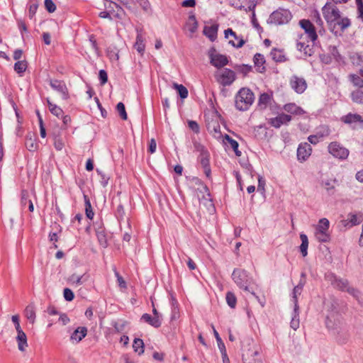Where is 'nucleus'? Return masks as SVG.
Here are the masks:
<instances>
[{
	"mask_svg": "<svg viewBox=\"0 0 363 363\" xmlns=\"http://www.w3.org/2000/svg\"><path fill=\"white\" fill-rule=\"evenodd\" d=\"M28 201H31V199H30L29 192L25 189L22 190L21 199V206L25 207L28 203Z\"/></svg>",
	"mask_w": 363,
	"mask_h": 363,
	"instance_id": "nucleus-45",
	"label": "nucleus"
},
{
	"mask_svg": "<svg viewBox=\"0 0 363 363\" xmlns=\"http://www.w3.org/2000/svg\"><path fill=\"white\" fill-rule=\"evenodd\" d=\"M328 152L335 157L340 159V160H345L346 159L349 155V150L341 146L337 142H333L329 144L328 147Z\"/></svg>",
	"mask_w": 363,
	"mask_h": 363,
	"instance_id": "nucleus-9",
	"label": "nucleus"
},
{
	"mask_svg": "<svg viewBox=\"0 0 363 363\" xmlns=\"http://www.w3.org/2000/svg\"><path fill=\"white\" fill-rule=\"evenodd\" d=\"M47 101H48L49 110L51 112V113L53 114L54 116H57L59 118L60 117H62V115L64 114L63 110L60 106H57L56 104L51 103L49 99H48Z\"/></svg>",
	"mask_w": 363,
	"mask_h": 363,
	"instance_id": "nucleus-33",
	"label": "nucleus"
},
{
	"mask_svg": "<svg viewBox=\"0 0 363 363\" xmlns=\"http://www.w3.org/2000/svg\"><path fill=\"white\" fill-rule=\"evenodd\" d=\"M232 278L240 289L250 292L256 298L259 299V297L250 289V286L254 282V280L246 270L235 269L232 274Z\"/></svg>",
	"mask_w": 363,
	"mask_h": 363,
	"instance_id": "nucleus-2",
	"label": "nucleus"
},
{
	"mask_svg": "<svg viewBox=\"0 0 363 363\" xmlns=\"http://www.w3.org/2000/svg\"><path fill=\"white\" fill-rule=\"evenodd\" d=\"M340 120L345 124L352 125L359 124L361 126H363V118L357 113H349L348 114L341 117Z\"/></svg>",
	"mask_w": 363,
	"mask_h": 363,
	"instance_id": "nucleus-14",
	"label": "nucleus"
},
{
	"mask_svg": "<svg viewBox=\"0 0 363 363\" xmlns=\"http://www.w3.org/2000/svg\"><path fill=\"white\" fill-rule=\"evenodd\" d=\"M264 185H265V181L264 179L261 177L258 179V186H257V191L263 193L264 191Z\"/></svg>",
	"mask_w": 363,
	"mask_h": 363,
	"instance_id": "nucleus-62",
	"label": "nucleus"
},
{
	"mask_svg": "<svg viewBox=\"0 0 363 363\" xmlns=\"http://www.w3.org/2000/svg\"><path fill=\"white\" fill-rule=\"evenodd\" d=\"M308 141L313 144V145H316L317 143H318L320 141H321V140L319 138L318 135H316V133L315 135H310L308 138Z\"/></svg>",
	"mask_w": 363,
	"mask_h": 363,
	"instance_id": "nucleus-64",
	"label": "nucleus"
},
{
	"mask_svg": "<svg viewBox=\"0 0 363 363\" xmlns=\"http://www.w3.org/2000/svg\"><path fill=\"white\" fill-rule=\"evenodd\" d=\"M198 28V23L194 15L189 16L188 20L185 24V29H186L191 35L194 34Z\"/></svg>",
	"mask_w": 363,
	"mask_h": 363,
	"instance_id": "nucleus-27",
	"label": "nucleus"
},
{
	"mask_svg": "<svg viewBox=\"0 0 363 363\" xmlns=\"http://www.w3.org/2000/svg\"><path fill=\"white\" fill-rule=\"evenodd\" d=\"M291 120L289 115L285 113L279 114L277 117L271 118L269 123L274 128H279L281 125L286 124Z\"/></svg>",
	"mask_w": 363,
	"mask_h": 363,
	"instance_id": "nucleus-16",
	"label": "nucleus"
},
{
	"mask_svg": "<svg viewBox=\"0 0 363 363\" xmlns=\"http://www.w3.org/2000/svg\"><path fill=\"white\" fill-rule=\"evenodd\" d=\"M303 35H300L297 40L296 48L301 52H303L305 55L311 56L312 54V49L308 44L303 40Z\"/></svg>",
	"mask_w": 363,
	"mask_h": 363,
	"instance_id": "nucleus-20",
	"label": "nucleus"
},
{
	"mask_svg": "<svg viewBox=\"0 0 363 363\" xmlns=\"http://www.w3.org/2000/svg\"><path fill=\"white\" fill-rule=\"evenodd\" d=\"M195 150L199 153L198 162L203 169L204 174L207 178H211V170L210 167V153L208 150L201 143H194Z\"/></svg>",
	"mask_w": 363,
	"mask_h": 363,
	"instance_id": "nucleus-4",
	"label": "nucleus"
},
{
	"mask_svg": "<svg viewBox=\"0 0 363 363\" xmlns=\"http://www.w3.org/2000/svg\"><path fill=\"white\" fill-rule=\"evenodd\" d=\"M296 315L291 321V327L294 330H297L299 328V319L296 317Z\"/></svg>",
	"mask_w": 363,
	"mask_h": 363,
	"instance_id": "nucleus-63",
	"label": "nucleus"
},
{
	"mask_svg": "<svg viewBox=\"0 0 363 363\" xmlns=\"http://www.w3.org/2000/svg\"><path fill=\"white\" fill-rule=\"evenodd\" d=\"M144 40L142 30H137L136 41L134 44V48L141 55H143L145 49Z\"/></svg>",
	"mask_w": 363,
	"mask_h": 363,
	"instance_id": "nucleus-21",
	"label": "nucleus"
},
{
	"mask_svg": "<svg viewBox=\"0 0 363 363\" xmlns=\"http://www.w3.org/2000/svg\"><path fill=\"white\" fill-rule=\"evenodd\" d=\"M16 339L18 344V349L21 352L26 351V348L28 347L26 333L23 331L18 332Z\"/></svg>",
	"mask_w": 363,
	"mask_h": 363,
	"instance_id": "nucleus-22",
	"label": "nucleus"
},
{
	"mask_svg": "<svg viewBox=\"0 0 363 363\" xmlns=\"http://www.w3.org/2000/svg\"><path fill=\"white\" fill-rule=\"evenodd\" d=\"M284 109L286 112L294 115H302L304 113L303 110L295 104H287L284 105Z\"/></svg>",
	"mask_w": 363,
	"mask_h": 363,
	"instance_id": "nucleus-30",
	"label": "nucleus"
},
{
	"mask_svg": "<svg viewBox=\"0 0 363 363\" xmlns=\"http://www.w3.org/2000/svg\"><path fill=\"white\" fill-rule=\"evenodd\" d=\"M363 220L362 215H357L353 213L348 214V219L345 220V226H354L359 225Z\"/></svg>",
	"mask_w": 363,
	"mask_h": 363,
	"instance_id": "nucleus-25",
	"label": "nucleus"
},
{
	"mask_svg": "<svg viewBox=\"0 0 363 363\" xmlns=\"http://www.w3.org/2000/svg\"><path fill=\"white\" fill-rule=\"evenodd\" d=\"M50 86L53 89L62 92L65 96H67V88H66L65 85L63 83H62L61 82H58V81L51 82Z\"/></svg>",
	"mask_w": 363,
	"mask_h": 363,
	"instance_id": "nucleus-40",
	"label": "nucleus"
},
{
	"mask_svg": "<svg viewBox=\"0 0 363 363\" xmlns=\"http://www.w3.org/2000/svg\"><path fill=\"white\" fill-rule=\"evenodd\" d=\"M336 284H337V286L342 291H346L347 288L349 286L348 281L347 280H342V279L337 280L336 282Z\"/></svg>",
	"mask_w": 363,
	"mask_h": 363,
	"instance_id": "nucleus-53",
	"label": "nucleus"
},
{
	"mask_svg": "<svg viewBox=\"0 0 363 363\" xmlns=\"http://www.w3.org/2000/svg\"><path fill=\"white\" fill-rule=\"evenodd\" d=\"M224 34L225 38L229 39V44L232 45L233 47L238 48H241L245 43L244 40L242 38H238L231 28L225 30Z\"/></svg>",
	"mask_w": 363,
	"mask_h": 363,
	"instance_id": "nucleus-11",
	"label": "nucleus"
},
{
	"mask_svg": "<svg viewBox=\"0 0 363 363\" xmlns=\"http://www.w3.org/2000/svg\"><path fill=\"white\" fill-rule=\"evenodd\" d=\"M133 348L138 354H142L144 352V342L143 340L135 338L133 341Z\"/></svg>",
	"mask_w": 363,
	"mask_h": 363,
	"instance_id": "nucleus-38",
	"label": "nucleus"
},
{
	"mask_svg": "<svg viewBox=\"0 0 363 363\" xmlns=\"http://www.w3.org/2000/svg\"><path fill=\"white\" fill-rule=\"evenodd\" d=\"M215 78L218 83L223 86H227L233 83L236 77L234 71L224 68L215 73Z\"/></svg>",
	"mask_w": 363,
	"mask_h": 363,
	"instance_id": "nucleus-7",
	"label": "nucleus"
},
{
	"mask_svg": "<svg viewBox=\"0 0 363 363\" xmlns=\"http://www.w3.org/2000/svg\"><path fill=\"white\" fill-rule=\"evenodd\" d=\"M322 13L328 30L335 36H341L351 26V21L343 16L339 9L331 3H326L322 8Z\"/></svg>",
	"mask_w": 363,
	"mask_h": 363,
	"instance_id": "nucleus-1",
	"label": "nucleus"
},
{
	"mask_svg": "<svg viewBox=\"0 0 363 363\" xmlns=\"http://www.w3.org/2000/svg\"><path fill=\"white\" fill-rule=\"evenodd\" d=\"M271 101L270 96L267 93L262 94L258 100V107L260 109H264L269 104Z\"/></svg>",
	"mask_w": 363,
	"mask_h": 363,
	"instance_id": "nucleus-32",
	"label": "nucleus"
},
{
	"mask_svg": "<svg viewBox=\"0 0 363 363\" xmlns=\"http://www.w3.org/2000/svg\"><path fill=\"white\" fill-rule=\"evenodd\" d=\"M69 281L72 284L76 285L77 286L82 285L86 279H84V275L79 276L76 274H72L69 278Z\"/></svg>",
	"mask_w": 363,
	"mask_h": 363,
	"instance_id": "nucleus-41",
	"label": "nucleus"
},
{
	"mask_svg": "<svg viewBox=\"0 0 363 363\" xmlns=\"http://www.w3.org/2000/svg\"><path fill=\"white\" fill-rule=\"evenodd\" d=\"M173 87L177 91L179 95L182 99L187 98L189 92L187 89L184 85L174 83Z\"/></svg>",
	"mask_w": 363,
	"mask_h": 363,
	"instance_id": "nucleus-39",
	"label": "nucleus"
},
{
	"mask_svg": "<svg viewBox=\"0 0 363 363\" xmlns=\"http://www.w3.org/2000/svg\"><path fill=\"white\" fill-rule=\"evenodd\" d=\"M54 146L57 150L60 151L65 147V143L62 139L55 138L54 142Z\"/></svg>",
	"mask_w": 363,
	"mask_h": 363,
	"instance_id": "nucleus-56",
	"label": "nucleus"
},
{
	"mask_svg": "<svg viewBox=\"0 0 363 363\" xmlns=\"http://www.w3.org/2000/svg\"><path fill=\"white\" fill-rule=\"evenodd\" d=\"M357 6L358 17L363 18V0H356Z\"/></svg>",
	"mask_w": 363,
	"mask_h": 363,
	"instance_id": "nucleus-57",
	"label": "nucleus"
},
{
	"mask_svg": "<svg viewBox=\"0 0 363 363\" xmlns=\"http://www.w3.org/2000/svg\"><path fill=\"white\" fill-rule=\"evenodd\" d=\"M313 19L317 26L318 32L320 35L325 33V30L324 28L323 21L322 20L318 11H315L313 16Z\"/></svg>",
	"mask_w": 363,
	"mask_h": 363,
	"instance_id": "nucleus-29",
	"label": "nucleus"
},
{
	"mask_svg": "<svg viewBox=\"0 0 363 363\" xmlns=\"http://www.w3.org/2000/svg\"><path fill=\"white\" fill-rule=\"evenodd\" d=\"M230 4L235 9L246 11L253 10L255 6L254 0H230Z\"/></svg>",
	"mask_w": 363,
	"mask_h": 363,
	"instance_id": "nucleus-12",
	"label": "nucleus"
},
{
	"mask_svg": "<svg viewBox=\"0 0 363 363\" xmlns=\"http://www.w3.org/2000/svg\"><path fill=\"white\" fill-rule=\"evenodd\" d=\"M11 320L13 323L15 325V328L16 332L23 331L21 325H20V321H19V315H13L11 317Z\"/></svg>",
	"mask_w": 363,
	"mask_h": 363,
	"instance_id": "nucleus-50",
	"label": "nucleus"
},
{
	"mask_svg": "<svg viewBox=\"0 0 363 363\" xmlns=\"http://www.w3.org/2000/svg\"><path fill=\"white\" fill-rule=\"evenodd\" d=\"M253 62L256 67V70L259 73H264L266 71V60L262 54L256 53L253 57Z\"/></svg>",
	"mask_w": 363,
	"mask_h": 363,
	"instance_id": "nucleus-18",
	"label": "nucleus"
},
{
	"mask_svg": "<svg viewBox=\"0 0 363 363\" xmlns=\"http://www.w3.org/2000/svg\"><path fill=\"white\" fill-rule=\"evenodd\" d=\"M350 81L352 82L353 86L358 87L359 89L363 88V77L355 74L349 75Z\"/></svg>",
	"mask_w": 363,
	"mask_h": 363,
	"instance_id": "nucleus-35",
	"label": "nucleus"
},
{
	"mask_svg": "<svg viewBox=\"0 0 363 363\" xmlns=\"http://www.w3.org/2000/svg\"><path fill=\"white\" fill-rule=\"evenodd\" d=\"M289 83L291 87L298 94H302L307 87L306 80L295 75L291 77Z\"/></svg>",
	"mask_w": 363,
	"mask_h": 363,
	"instance_id": "nucleus-10",
	"label": "nucleus"
},
{
	"mask_svg": "<svg viewBox=\"0 0 363 363\" xmlns=\"http://www.w3.org/2000/svg\"><path fill=\"white\" fill-rule=\"evenodd\" d=\"M86 327H78L70 335V341L72 344H77L87 335Z\"/></svg>",
	"mask_w": 363,
	"mask_h": 363,
	"instance_id": "nucleus-15",
	"label": "nucleus"
},
{
	"mask_svg": "<svg viewBox=\"0 0 363 363\" xmlns=\"http://www.w3.org/2000/svg\"><path fill=\"white\" fill-rule=\"evenodd\" d=\"M207 129L210 134L216 139H220L222 134L220 132V126L217 121H211L207 125Z\"/></svg>",
	"mask_w": 363,
	"mask_h": 363,
	"instance_id": "nucleus-19",
	"label": "nucleus"
},
{
	"mask_svg": "<svg viewBox=\"0 0 363 363\" xmlns=\"http://www.w3.org/2000/svg\"><path fill=\"white\" fill-rule=\"evenodd\" d=\"M330 222L328 219L323 218L319 220L315 226V238L320 242H327L330 239L329 233Z\"/></svg>",
	"mask_w": 363,
	"mask_h": 363,
	"instance_id": "nucleus-5",
	"label": "nucleus"
},
{
	"mask_svg": "<svg viewBox=\"0 0 363 363\" xmlns=\"http://www.w3.org/2000/svg\"><path fill=\"white\" fill-rule=\"evenodd\" d=\"M189 128L194 131L195 133H199V124L194 121H189L188 122Z\"/></svg>",
	"mask_w": 363,
	"mask_h": 363,
	"instance_id": "nucleus-54",
	"label": "nucleus"
},
{
	"mask_svg": "<svg viewBox=\"0 0 363 363\" xmlns=\"http://www.w3.org/2000/svg\"><path fill=\"white\" fill-rule=\"evenodd\" d=\"M26 146L29 151H34L37 149L38 144L31 138H26Z\"/></svg>",
	"mask_w": 363,
	"mask_h": 363,
	"instance_id": "nucleus-47",
	"label": "nucleus"
},
{
	"mask_svg": "<svg viewBox=\"0 0 363 363\" xmlns=\"http://www.w3.org/2000/svg\"><path fill=\"white\" fill-rule=\"evenodd\" d=\"M116 276L117 277V281L118 285L121 288H126V283L123 278L118 274V272H116Z\"/></svg>",
	"mask_w": 363,
	"mask_h": 363,
	"instance_id": "nucleus-61",
	"label": "nucleus"
},
{
	"mask_svg": "<svg viewBox=\"0 0 363 363\" xmlns=\"http://www.w3.org/2000/svg\"><path fill=\"white\" fill-rule=\"evenodd\" d=\"M203 33L207 38L210 39L211 41H214L217 38L218 26H205Z\"/></svg>",
	"mask_w": 363,
	"mask_h": 363,
	"instance_id": "nucleus-23",
	"label": "nucleus"
},
{
	"mask_svg": "<svg viewBox=\"0 0 363 363\" xmlns=\"http://www.w3.org/2000/svg\"><path fill=\"white\" fill-rule=\"evenodd\" d=\"M302 290V286H296L294 289V303H295V311L298 308V303H297V294H300L301 291Z\"/></svg>",
	"mask_w": 363,
	"mask_h": 363,
	"instance_id": "nucleus-52",
	"label": "nucleus"
},
{
	"mask_svg": "<svg viewBox=\"0 0 363 363\" xmlns=\"http://www.w3.org/2000/svg\"><path fill=\"white\" fill-rule=\"evenodd\" d=\"M45 7L49 13H53L56 10V6L52 0H45Z\"/></svg>",
	"mask_w": 363,
	"mask_h": 363,
	"instance_id": "nucleus-48",
	"label": "nucleus"
},
{
	"mask_svg": "<svg viewBox=\"0 0 363 363\" xmlns=\"http://www.w3.org/2000/svg\"><path fill=\"white\" fill-rule=\"evenodd\" d=\"M27 69V62L26 60H18L14 65V70L18 74L23 73Z\"/></svg>",
	"mask_w": 363,
	"mask_h": 363,
	"instance_id": "nucleus-42",
	"label": "nucleus"
},
{
	"mask_svg": "<svg viewBox=\"0 0 363 363\" xmlns=\"http://www.w3.org/2000/svg\"><path fill=\"white\" fill-rule=\"evenodd\" d=\"M97 238L101 245L104 247H106V239L103 232L97 233Z\"/></svg>",
	"mask_w": 363,
	"mask_h": 363,
	"instance_id": "nucleus-59",
	"label": "nucleus"
},
{
	"mask_svg": "<svg viewBox=\"0 0 363 363\" xmlns=\"http://www.w3.org/2000/svg\"><path fill=\"white\" fill-rule=\"evenodd\" d=\"M157 148V143L154 138H152L149 142L148 152L151 154L155 152Z\"/></svg>",
	"mask_w": 363,
	"mask_h": 363,
	"instance_id": "nucleus-58",
	"label": "nucleus"
},
{
	"mask_svg": "<svg viewBox=\"0 0 363 363\" xmlns=\"http://www.w3.org/2000/svg\"><path fill=\"white\" fill-rule=\"evenodd\" d=\"M64 298L68 301H71L74 299V295L72 291L68 288L64 289L63 292Z\"/></svg>",
	"mask_w": 363,
	"mask_h": 363,
	"instance_id": "nucleus-51",
	"label": "nucleus"
},
{
	"mask_svg": "<svg viewBox=\"0 0 363 363\" xmlns=\"http://www.w3.org/2000/svg\"><path fill=\"white\" fill-rule=\"evenodd\" d=\"M300 27L304 30L308 38L314 43L318 39V29L308 19H301L298 22Z\"/></svg>",
	"mask_w": 363,
	"mask_h": 363,
	"instance_id": "nucleus-8",
	"label": "nucleus"
},
{
	"mask_svg": "<svg viewBox=\"0 0 363 363\" xmlns=\"http://www.w3.org/2000/svg\"><path fill=\"white\" fill-rule=\"evenodd\" d=\"M254 100V93L250 89L243 87L235 95V107L239 111H247L252 106Z\"/></svg>",
	"mask_w": 363,
	"mask_h": 363,
	"instance_id": "nucleus-3",
	"label": "nucleus"
},
{
	"mask_svg": "<svg viewBox=\"0 0 363 363\" xmlns=\"http://www.w3.org/2000/svg\"><path fill=\"white\" fill-rule=\"evenodd\" d=\"M335 180L333 181H327L324 182V187L325 189L328 191L330 192L331 191L335 189Z\"/></svg>",
	"mask_w": 363,
	"mask_h": 363,
	"instance_id": "nucleus-60",
	"label": "nucleus"
},
{
	"mask_svg": "<svg viewBox=\"0 0 363 363\" xmlns=\"http://www.w3.org/2000/svg\"><path fill=\"white\" fill-rule=\"evenodd\" d=\"M211 63L216 67H222L228 63V57L224 55L211 54L210 55Z\"/></svg>",
	"mask_w": 363,
	"mask_h": 363,
	"instance_id": "nucleus-17",
	"label": "nucleus"
},
{
	"mask_svg": "<svg viewBox=\"0 0 363 363\" xmlns=\"http://www.w3.org/2000/svg\"><path fill=\"white\" fill-rule=\"evenodd\" d=\"M270 55L273 60L277 62H283L286 60V57L282 50L274 48L270 53Z\"/></svg>",
	"mask_w": 363,
	"mask_h": 363,
	"instance_id": "nucleus-28",
	"label": "nucleus"
},
{
	"mask_svg": "<svg viewBox=\"0 0 363 363\" xmlns=\"http://www.w3.org/2000/svg\"><path fill=\"white\" fill-rule=\"evenodd\" d=\"M116 110L123 120H127L128 116L125 111V105L122 102L118 103Z\"/></svg>",
	"mask_w": 363,
	"mask_h": 363,
	"instance_id": "nucleus-44",
	"label": "nucleus"
},
{
	"mask_svg": "<svg viewBox=\"0 0 363 363\" xmlns=\"http://www.w3.org/2000/svg\"><path fill=\"white\" fill-rule=\"evenodd\" d=\"M213 333H214L215 337L216 339V341H217L219 350H225V346L223 342L222 341L220 337L219 336L218 333L215 330L214 328H213Z\"/></svg>",
	"mask_w": 363,
	"mask_h": 363,
	"instance_id": "nucleus-49",
	"label": "nucleus"
},
{
	"mask_svg": "<svg viewBox=\"0 0 363 363\" xmlns=\"http://www.w3.org/2000/svg\"><path fill=\"white\" fill-rule=\"evenodd\" d=\"M224 140L230 144L237 156L241 155V152L238 150V143L235 140L227 134L225 135Z\"/></svg>",
	"mask_w": 363,
	"mask_h": 363,
	"instance_id": "nucleus-36",
	"label": "nucleus"
},
{
	"mask_svg": "<svg viewBox=\"0 0 363 363\" xmlns=\"http://www.w3.org/2000/svg\"><path fill=\"white\" fill-rule=\"evenodd\" d=\"M141 319L144 320L145 323H148L149 325L155 327V328H159L162 325L161 318H158V317H152L148 313H144L142 315Z\"/></svg>",
	"mask_w": 363,
	"mask_h": 363,
	"instance_id": "nucleus-26",
	"label": "nucleus"
},
{
	"mask_svg": "<svg viewBox=\"0 0 363 363\" xmlns=\"http://www.w3.org/2000/svg\"><path fill=\"white\" fill-rule=\"evenodd\" d=\"M99 79L101 81V84H105L108 81V75L105 70L101 69L99 73Z\"/></svg>",
	"mask_w": 363,
	"mask_h": 363,
	"instance_id": "nucleus-55",
	"label": "nucleus"
},
{
	"mask_svg": "<svg viewBox=\"0 0 363 363\" xmlns=\"http://www.w3.org/2000/svg\"><path fill=\"white\" fill-rule=\"evenodd\" d=\"M84 204H85V213L88 218L92 219L94 213L92 211L91 204L90 200L86 195H84Z\"/></svg>",
	"mask_w": 363,
	"mask_h": 363,
	"instance_id": "nucleus-37",
	"label": "nucleus"
},
{
	"mask_svg": "<svg viewBox=\"0 0 363 363\" xmlns=\"http://www.w3.org/2000/svg\"><path fill=\"white\" fill-rule=\"evenodd\" d=\"M330 130L329 128L327 126H323L316 133V135H318L319 138L323 140L325 138L330 135Z\"/></svg>",
	"mask_w": 363,
	"mask_h": 363,
	"instance_id": "nucleus-46",
	"label": "nucleus"
},
{
	"mask_svg": "<svg viewBox=\"0 0 363 363\" xmlns=\"http://www.w3.org/2000/svg\"><path fill=\"white\" fill-rule=\"evenodd\" d=\"M291 18V13L288 9H279L271 13L268 23L274 25L287 23Z\"/></svg>",
	"mask_w": 363,
	"mask_h": 363,
	"instance_id": "nucleus-6",
	"label": "nucleus"
},
{
	"mask_svg": "<svg viewBox=\"0 0 363 363\" xmlns=\"http://www.w3.org/2000/svg\"><path fill=\"white\" fill-rule=\"evenodd\" d=\"M300 239L301 240V244L299 247L300 252L303 257H306L308 255V239L306 234L301 233Z\"/></svg>",
	"mask_w": 363,
	"mask_h": 363,
	"instance_id": "nucleus-31",
	"label": "nucleus"
},
{
	"mask_svg": "<svg viewBox=\"0 0 363 363\" xmlns=\"http://www.w3.org/2000/svg\"><path fill=\"white\" fill-rule=\"evenodd\" d=\"M225 299H226V302H227L228 305L230 308H235L236 303H237V298H236L235 295L233 292L228 291L226 294Z\"/></svg>",
	"mask_w": 363,
	"mask_h": 363,
	"instance_id": "nucleus-43",
	"label": "nucleus"
},
{
	"mask_svg": "<svg viewBox=\"0 0 363 363\" xmlns=\"http://www.w3.org/2000/svg\"><path fill=\"white\" fill-rule=\"evenodd\" d=\"M23 313H24L25 317L30 322V323L33 325L35 322V318H36L35 308L34 304L30 303L29 305H28L26 307Z\"/></svg>",
	"mask_w": 363,
	"mask_h": 363,
	"instance_id": "nucleus-24",
	"label": "nucleus"
},
{
	"mask_svg": "<svg viewBox=\"0 0 363 363\" xmlns=\"http://www.w3.org/2000/svg\"><path fill=\"white\" fill-rule=\"evenodd\" d=\"M312 148L308 143H301L297 149V157L301 162L306 161L311 155Z\"/></svg>",
	"mask_w": 363,
	"mask_h": 363,
	"instance_id": "nucleus-13",
	"label": "nucleus"
},
{
	"mask_svg": "<svg viewBox=\"0 0 363 363\" xmlns=\"http://www.w3.org/2000/svg\"><path fill=\"white\" fill-rule=\"evenodd\" d=\"M350 96L354 103L363 104V90L358 89L352 91Z\"/></svg>",
	"mask_w": 363,
	"mask_h": 363,
	"instance_id": "nucleus-34",
	"label": "nucleus"
}]
</instances>
